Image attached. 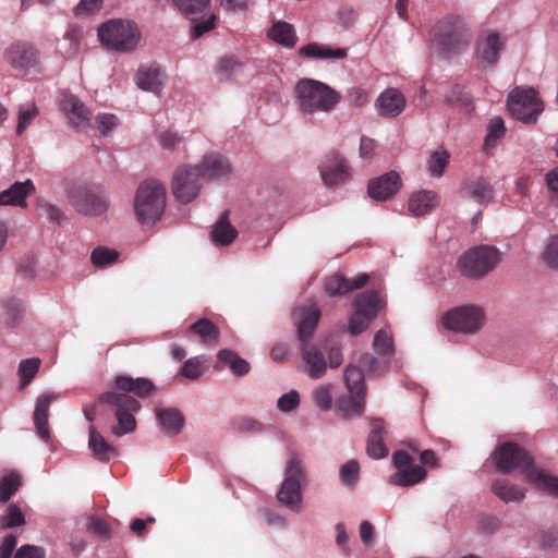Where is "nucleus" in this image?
<instances>
[{"mask_svg": "<svg viewBox=\"0 0 558 558\" xmlns=\"http://www.w3.org/2000/svg\"><path fill=\"white\" fill-rule=\"evenodd\" d=\"M155 389L154 383L148 378L119 375L114 378V389L98 396L97 403L114 409L118 423L111 428L113 435L123 436L135 430L134 413L140 411L141 404L133 396L147 398Z\"/></svg>", "mask_w": 558, "mask_h": 558, "instance_id": "obj_1", "label": "nucleus"}, {"mask_svg": "<svg viewBox=\"0 0 558 558\" xmlns=\"http://www.w3.org/2000/svg\"><path fill=\"white\" fill-rule=\"evenodd\" d=\"M496 469L501 473L519 471L525 482L558 497V477L538 468L531 454L513 442L497 447L492 456Z\"/></svg>", "mask_w": 558, "mask_h": 558, "instance_id": "obj_2", "label": "nucleus"}, {"mask_svg": "<svg viewBox=\"0 0 558 558\" xmlns=\"http://www.w3.org/2000/svg\"><path fill=\"white\" fill-rule=\"evenodd\" d=\"M295 104L303 114L330 112L340 102V94L329 85L313 78H301L294 87Z\"/></svg>", "mask_w": 558, "mask_h": 558, "instance_id": "obj_3", "label": "nucleus"}, {"mask_svg": "<svg viewBox=\"0 0 558 558\" xmlns=\"http://www.w3.org/2000/svg\"><path fill=\"white\" fill-rule=\"evenodd\" d=\"M166 208V189L157 180H146L137 187L134 198L135 216L141 225L153 226Z\"/></svg>", "mask_w": 558, "mask_h": 558, "instance_id": "obj_4", "label": "nucleus"}, {"mask_svg": "<svg viewBox=\"0 0 558 558\" xmlns=\"http://www.w3.org/2000/svg\"><path fill=\"white\" fill-rule=\"evenodd\" d=\"M347 393L336 400V413L341 418L360 416L364 411L366 388L364 375L357 366L349 365L344 372Z\"/></svg>", "mask_w": 558, "mask_h": 558, "instance_id": "obj_5", "label": "nucleus"}, {"mask_svg": "<svg viewBox=\"0 0 558 558\" xmlns=\"http://www.w3.org/2000/svg\"><path fill=\"white\" fill-rule=\"evenodd\" d=\"M500 262L498 248L488 245L475 246L460 256L457 267L460 272L471 279H480L490 272Z\"/></svg>", "mask_w": 558, "mask_h": 558, "instance_id": "obj_6", "label": "nucleus"}, {"mask_svg": "<svg viewBox=\"0 0 558 558\" xmlns=\"http://www.w3.org/2000/svg\"><path fill=\"white\" fill-rule=\"evenodd\" d=\"M98 37L102 45L116 51L128 52L137 46L141 34L132 22L111 20L99 27Z\"/></svg>", "mask_w": 558, "mask_h": 558, "instance_id": "obj_7", "label": "nucleus"}, {"mask_svg": "<svg viewBox=\"0 0 558 558\" xmlns=\"http://www.w3.org/2000/svg\"><path fill=\"white\" fill-rule=\"evenodd\" d=\"M441 325L462 335L477 333L486 323V312L480 305L468 304L454 307L442 315Z\"/></svg>", "mask_w": 558, "mask_h": 558, "instance_id": "obj_8", "label": "nucleus"}, {"mask_svg": "<svg viewBox=\"0 0 558 558\" xmlns=\"http://www.w3.org/2000/svg\"><path fill=\"white\" fill-rule=\"evenodd\" d=\"M434 38L444 52L452 54L469 46L471 35L466 23L461 17L448 16L435 27Z\"/></svg>", "mask_w": 558, "mask_h": 558, "instance_id": "obj_9", "label": "nucleus"}, {"mask_svg": "<svg viewBox=\"0 0 558 558\" xmlns=\"http://www.w3.org/2000/svg\"><path fill=\"white\" fill-rule=\"evenodd\" d=\"M507 102L511 116L525 124L536 123L544 110L543 102L533 88H514L508 95Z\"/></svg>", "mask_w": 558, "mask_h": 558, "instance_id": "obj_10", "label": "nucleus"}, {"mask_svg": "<svg viewBox=\"0 0 558 558\" xmlns=\"http://www.w3.org/2000/svg\"><path fill=\"white\" fill-rule=\"evenodd\" d=\"M284 475L277 498L284 506L294 509L302 501L301 488L306 481L305 469L299 457L291 456L287 462Z\"/></svg>", "mask_w": 558, "mask_h": 558, "instance_id": "obj_11", "label": "nucleus"}, {"mask_svg": "<svg viewBox=\"0 0 558 558\" xmlns=\"http://www.w3.org/2000/svg\"><path fill=\"white\" fill-rule=\"evenodd\" d=\"M181 13L194 25L192 36L197 38L215 27V14L210 13L209 0H172Z\"/></svg>", "mask_w": 558, "mask_h": 558, "instance_id": "obj_12", "label": "nucleus"}, {"mask_svg": "<svg viewBox=\"0 0 558 558\" xmlns=\"http://www.w3.org/2000/svg\"><path fill=\"white\" fill-rule=\"evenodd\" d=\"M68 198L74 209L82 215L98 216L108 209L106 197L97 190L84 185L72 187Z\"/></svg>", "mask_w": 558, "mask_h": 558, "instance_id": "obj_13", "label": "nucleus"}, {"mask_svg": "<svg viewBox=\"0 0 558 558\" xmlns=\"http://www.w3.org/2000/svg\"><path fill=\"white\" fill-rule=\"evenodd\" d=\"M202 187L201 170L194 167H179L172 177V194L183 204L195 199Z\"/></svg>", "mask_w": 558, "mask_h": 558, "instance_id": "obj_14", "label": "nucleus"}, {"mask_svg": "<svg viewBox=\"0 0 558 558\" xmlns=\"http://www.w3.org/2000/svg\"><path fill=\"white\" fill-rule=\"evenodd\" d=\"M380 298L377 292L365 291L359 294L354 301V313L350 317L349 331L352 335H360L376 316Z\"/></svg>", "mask_w": 558, "mask_h": 558, "instance_id": "obj_15", "label": "nucleus"}, {"mask_svg": "<svg viewBox=\"0 0 558 558\" xmlns=\"http://www.w3.org/2000/svg\"><path fill=\"white\" fill-rule=\"evenodd\" d=\"M412 457L402 450L396 451L392 462L397 471L390 475L389 483L400 487H410L425 480L426 470L417 464H412Z\"/></svg>", "mask_w": 558, "mask_h": 558, "instance_id": "obj_16", "label": "nucleus"}, {"mask_svg": "<svg viewBox=\"0 0 558 558\" xmlns=\"http://www.w3.org/2000/svg\"><path fill=\"white\" fill-rule=\"evenodd\" d=\"M505 47L506 40L498 32L485 31L476 41L475 58L484 69H493L498 64Z\"/></svg>", "mask_w": 558, "mask_h": 558, "instance_id": "obj_17", "label": "nucleus"}, {"mask_svg": "<svg viewBox=\"0 0 558 558\" xmlns=\"http://www.w3.org/2000/svg\"><path fill=\"white\" fill-rule=\"evenodd\" d=\"M320 318V310L317 305H301L294 307L292 319L298 327V336L302 343H306L313 336Z\"/></svg>", "mask_w": 558, "mask_h": 558, "instance_id": "obj_18", "label": "nucleus"}, {"mask_svg": "<svg viewBox=\"0 0 558 558\" xmlns=\"http://www.w3.org/2000/svg\"><path fill=\"white\" fill-rule=\"evenodd\" d=\"M4 58L14 69L26 70L39 62V51L29 43L16 41L7 48Z\"/></svg>", "mask_w": 558, "mask_h": 558, "instance_id": "obj_19", "label": "nucleus"}, {"mask_svg": "<svg viewBox=\"0 0 558 558\" xmlns=\"http://www.w3.org/2000/svg\"><path fill=\"white\" fill-rule=\"evenodd\" d=\"M368 281L366 274H360L354 279H348L341 274H332L325 279L324 288L329 296L344 295L353 290L363 288Z\"/></svg>", "mask_w": 558, "mask_h": 558, "instance_id": "obj_20", "label": "nucleus"}, {"mask_svg": "<svg viewBox=\"0 0 558 558\" xmlns=\"http://www.w3.org/2000/svg\"><path fill=\"white\" fill-rule=\"evenodd\" d=\"M327 350V344L318 345V344H307L303 343L302 345V357L307 367V374L313 379L322 378L327 371V362L325 359V353Z\"/></svg>", "mask_w": 558, "mask_h": 558, "instance_id": "obj_21", "label": "nucleus"}, {"mask_svg": "<svg viewBox=\"0 0 558 558\" xmlns=\"http://www.w3.org/2000/svg\"><path fill=\"white\" fill-rule=\"evenodd\" d=\"M56 399L57 396L54 393H43L36 400L33 421L37 435L45 441H48L50 438L48 424L49 408L50 403Z\"/></svg>", "mask_w": 558, "mask_h": 558, "instance_id": "obj_22", "label": "nucleus"}, {"mask_svg": "<svg viewBox=\"0 0 558 558\" xmlns=\"http://www.w3.org/2000/svg\"><path fill=\"white\" fill-rule=\"evenodd\" d=\"M201 170V179H222L229 175L231 171L229 160L220 154L205 155L202 163L196 166Z\"/></svg>", "mask_w": 558, "mask_h": 558, "instance_id": "obj_23", "label": "nucleus"}, {"mask_svg": "<svg viewBox=\"0 0 558 558\" xmlns=\"http://www.w3.org/2000/svg\"><path fill=\"white\" fill-rule=\"evenodd\" d=\"M135 80L141 89L159 94L163 88L166 76L159 65L150 64L140 68Z\"/></svg>", "mask_w": 558, "mask_h": 558, "instance_id": "obj_24", "label": "nucleus"}, {"mask_svg": "<svg viewBox=\"0 0 558 558\" xmlns=\"http://www.w3.org/2000/svg\"><path fill=\"white\" fill-rule=\"evenodd\" d=\"M35 192V185L32 180L15 182L9 189L0 193V206L11 205L26 207V197Z\"/></svg>", "mask_w": 558, "mask_h": 558, "instance_id": "obj_25", "label": "nucleus"}, {"mask_svg": "<svg viewBox=\"0 0 558 558\" xmlns=\"http://www.w3.org/2000/svg\"><path fill=\"white\" fill-rule=\"evenodd\" d=\"M439 201L436 192L422 190L410 196L408 208L413 216H424L434 210L439 205Z\"/></svg>", "mask_w": 558, "mask_h": 558, "instance_id": "obj_26", "label": "nucleus"}, {"mask_svg": "<svg viewBox=\"0 0 558 558\" xmlns=\"http://www.w3.org/2000/svg\"><path fill=\"white\" fill-rule=\"evenodd\" d=\"M333 166L320 165L319 172L324 183L328 186H332L339 183L345 182L350 178L349 169L345 165V160L337 153H332Z\"/></svg>", "mask_w": 558, "mask_h": 558, "instance_id": "obj_27", "label": "nucleus"}, {"mask_svg": "<svg viewBox=\"0 0 558 558\" xmlns=\"http://www.w3.org/2000/svg\"><path fill=\"white\" fill-rule=\"evenodd\" d=\"M156 417L166 435L174 436L183 429L184 416L175 408H158L156 409Z\"/></svg>", "mask_w": 558, "mask_h": 558, "instance_id": "obj_28", "label": "nucleus"}, {"mask_svg": "<svg viewBox=\"0 0 558 558\" xmlns=\"http://www.w3.org/2000/svg\"><path fill=\"white\" fill-rule=\"evenodd\" d=\"M88 432V447L95 459L107 462L119 454L118 449L109 444L94 425L89 426Z\"/></svg>", "mask_w": 558, "mask_h": 558, "instance_id": "obj_29", "label": "nucleus"}, {"mask_svg": "<svg viewBox=\"0 0 558 558\" xmlns=\"http://www.w3.org/2000/svg\"><path fill=\"white\" fill-rule=\"evenodd\" d=\"M70 123L76 128H85L89 123L90 112L75 96H66L61 102Z\"/></svg>", "mask_w": 558, "mask_h": 558, "instance_id": "obj_30", "label": "nucleus"}, {"mask_svg": "<svg viewBox=\"0 0 558 558\" xmlns=\"http://www.w3.org/2000/svg\"><path fill=\"white\" fill-rule=\"evenodd\" d=\"M464 190L468 197L480 204L488 203L492 201L494 195L492 185L486 179L482 177L468 179L464 182Z\"/></svg>", "mask_w": 558, "mask_h": 558, "instance_id": "obj_31", "label": "nucleus"}, {"mask_svg": "<svg viewBox=\"0 0 558 558\" xmlns=\"http://www.w3.org/2000/svg\"><path fill=\"white\" fill-rule=\"evenodd\" d=\"M492 490L505 502H520L525 498V489L506 478L495 480Z\"/></svg>", "mask_w": 558, "mask_h": 558, "instance_id": "obj_32", "label": "nucleus"}, {"mask_svg": "<svg viewBox=\"0 0 558 558\" xmlns=\"http://www.w3.org/2000/svg\"><path fill=\"white\" fill-rule=\"evenodd\" d=\"M190 331L197 335L203 344L215 347L219 342L218 327L207 318H201L190 326Z\"/></svg>", "mask_w": 558, "mask_h": 558, "instance_id": "obj_33", "label": "nucleus"}, {"mask_svg": "<svg viewBox=\"0 0 558 558\" xmlns=\"http://www.w3.org/2000/svg\"><path fill=\"white\" fill-rule=\"evenodd\" d=\"M238 231L228 220V211H225L213 227L211 241L216 245H229L236 238Z\"/></svg>", "mask_w": 558, "mask_h": 558, "instance_id": "obj_34", "label": "nucleus"}, {"mask_svg": "<svg viewBox=\"0 0 558 558\" xmlns=\"http://www.w3.org/2000/svg\"><path fill=\"white\" fill-rule=\"evenodd\" d=\"M299 54L312 59H343L347 56V50L343 48L332 49L311 43L300 48Z\"/></svg>", "mask_w": 558, "mask_h": 558, "instance_id": "obj_35", "label": "nucleus"}, {"mask_svg": "<svg viewBox=\"0 0 558 558\" xmlns=\"http://www.w3.org/2000/svg\"><path fill=\"white\" fill-rule=\"evenodd\" d=\"M268 36L275 43L287 48H293L298 40L293 26L283 21L274 23L268 32Z\"/></svg>", "mask_w": 558, "mask_h": 558, "instance_id": "obj_36", "label": "nucleus"}, {"mask_svg": "<svg viewBox=\"0 0 558 558\" xmlns=\"http://www.w3.org/2000/svg\"><path fill=\"white\" fill-rule=\"evenodd\" d=\"M366 452L373 459L384 458L383 422L379 418L372 421V430L368 436Z\"/></svg>", "mask_w": 558, "mask_h": 558, "instance_id": "obj_37", "label": "nucleus"}, {"mask_svg": "<svg viewBox=\"0 0 558 558\" xmlns=\"http://www.w3.org/2000/svg\"><path fill=\"white\" fill-rule=\"evenodd\" d=\"M218 360L219 362L228 365L231 372L236 376H244L251 369L248 362L240 357L238 353L228 349H222L219 351Z\"/></svg>", "mask_w": 558, "mask_h": 558, "instance_id": "obj_38", "label": "nucleus"}, {"mask_svg": "<svg viewBox=\"0 0 558 558\" xmlns=\"http://www.w3.org/2000/svg\"><path fill=\"white\" fill-rule=\"evenodd\" d=\"M407 107L404 95L397 88H386V118L400 116Z\"/></svg>", "mask_w": 558, "mask_h": 558, "instance_id": "obj_39", "label": "nucleus"}, {"mask_svg": "<svg viewBox=\"0 0 558 558\" xmlns=\"http://www.w3.org/2000/svg\"><path fill=\"white\" fill-rule=\"evenodd\" d=\"M40 360L37 357L21 361L19 365V376L21 379V389H25L34 379L40 367Z\"/></svg>", "mask_w": 558, "mask_h": 558, "instance_id": "obj_40", "label": "nucleus"}, {"mask_svg": "<svg viewBox=\"0 0 558 558\" xmlns=\"http://www.w3.org/2000/svg\"><path fill=\"white\" fill-rule=\"evenodd\" d=\"M38 116V108L34 102H27L19 108L16 134L22 135Z\"/></svg>", "mask_w": 558, "mask_h": 558, "instance_id": "obj_41", "label": "nucleus"}, {"mask_svg": "<svg viewBox=\"0 0 558 558\" xmlns=\"http://www.w3.org/2000/svg\"><path fill=\"white\" fill-rule=\"evenodd\" d=\"M119 253L104 246L96 247L90 255L92 263L96 267H106L117 262Z\"/></svg>", "mask_w": 558, "mask_h": 558, "instance_id": "obj_42", "label": "nucleus"}, {"mask_svg": "<svg viewBox=\"0 0 558 558\" xmlns=\"http://www.w3.org/2000/svg\"><path fill=\"white\" fill-rule=\"evenodd\" d=\"M0 523L3 529H12L25 524V517L17 505L11 504L5 513L0 517Z\"/></svg>", "mask_w": 558, "mask_h": 558, "instance_id": "obj_43", "label": "nucleus"}, {"mask_svg": "<svg viewBox=\"0 0 558 558\" xmlns=\"http://www.w3.org/2000/svg\"><path fill=\"white\" fill-rule=\"evenodd\" d=\"M340 480L345 486H354L360 480V464L356 460H350L341 465Z\"/></svg>", "mask_w": 558, "mask_h": 558, "instance_id": "obj_44", "label": "nucleus"}, {"mask_svg": "<svg viewBox=\"0 0 558 558\" xmlns=\"http://www.w3.org/2000/svg\"><path fill=\"white\" fill-rule=\"evenodd\" d=\"M21 485L20 476L10 474L0 481V502H8Z\"/></svg>", "mask_w": 558, "mask_h": 558, "instance_id": "obj_45", "label": "nucleus"}, {"mask_svg": "<svg viewBox=\"0 0 558 558\" xmlns=\"http://www.w3.org/2000/svg\"><path fill=\"white\" fill-rule=\"evenodd\" d=\"M449 162V154L446 150H435L428 161V170L434 177H441Z\"/></svg>", "mask_w": 558, "mask_h": 558, "instance_id": "obj_46", "label": "nucleus"}, {"mask_svg": "<svg viewBox=\"0 0 558 558\" xmlns=\"http://www.w3.org/2000/svg\"><path fill=\"white\" fill-rule=\"evenodd\" d=\"M506 128L504 120L500 117L493 118L487 126V134L485 137V146H494L496 141L505 135Z\"/></svg>", "mask_w": 558, "mask_h": 558, "instance_id": "obj_47", "label": "nucleus"}, {"mask_svg": "<svg viewBox=\"0 0 558 558\" xmlns=\"http://www.w3.org/2000/svg\"><path fill=\"white\" fill-rule=\"evenodd\" d=\"M313 398L316 405L323 410L328 411L332 405V386L323 385L316 388L313 392Z\"/></svg>", "mask_w": 558, "mask_h": 558, "instance_id": "obj_48", "label": "nucleus"}, {"mask_svg": "<svg viewBox=\"0 0 558 558\" xmlns=\"http://www.w3.org/2000/svg\"><path fill=\"white\" fill-rule=\"evenodd\" d=\"M242 64L234 57L221 58L217 65V75L220 81L230 78V76L240 70Z\"/></svg>", "mask_w": 558, "mask_h": 558, "instance_id": "obj_49", "label": "nucleus"}, {"mask_svg": "<svg viewBox=\"0 0 558 558\" xmlns=\"http://www.w3.org/2000/svg\"><path fill=\"white\" fill-rule=\"evenodd\" d=\"M544 262L554 269H558V235L551 236L544 252Z\"/></svg>", "mask_w": 558, "mask_h": 558, "instance_id": "obj_50", "label": "nucleus"}, {"mask_svg": "<svg viewBox=\"0 0 558 558\" xmlns=\"http://www.w3.org/2000/svg\"><path fill=\"white\" fill-rule=\"evenodd\" d=\"M204 373V367L198 360V357H192L184 362V364L181 367V374L182 376L189 378V379H197L202 376Z\"/></svg>", "mask_w": 558, "mask_h": 558, "instance_id": "obj_51", "label": "nucleus"}, {"mask_svg": "<svg viewBox=\"0 0 558 558\" xmlns=\"http://www.w3.org/2000/svg\"><path fill=\"white\" fill-rule=\"evenodd\" d=\"M300 405V396L296 390H291L282 395L277 402V407L281 412H291Z\"/></svg>", "mask_w": 558, "mask_h": 558, "instance_id": "obj_52", "label": "nucleus"}, {"mask_svg": "<svg viewBox=\"0 0 558 558\" xmlns=\"http://www.w3.org/2000/svg\"><path fill=\"white\" fill-rule=\"evenodd\" d=\"M96 123L99 132L106 136L118 125V118L111 113H101L96 117Z\"/></svg>", "mask_w": 558, "mask_h": 558, "instance_id": "obj_53", "label": "nucleus"}, {"mask_svg": "<svg viewBox=\"0 0 558 558\" xmlns=\"http://www.w3.org/2000/svg\"><path fill=\"white\" fill-rule=\"evenodd\" d=\"M13 558H46V550L41 546L22 545Z\"/></svg>", "mask_w": 558, "mask_h": 558, "instance_id": "obj_54", "label": "nucleus"}, {"mask_svg": "<svg viewBox=\"0 0 558 558\" xmlns=\"http://www.w3.org/2000/svg\"><path fill=\"white\" fill-rule=\"evenodd\" d=\"M158 142L162 148L174 150L182 144L183 138L177 133L165 131L158 134Z\"/></svg>", "mask_w": 558, "mask_h": 558, "instance_id": "obj_55", "label": "nucleus"}, {"mask_svg": "<svg viewBox=\"0 0 558 558\" xmlns=\"http://www.w3.org/2000/svg\"><path fill=\"white\" fill-rule=\"evenodd\" d=\"M87 529L94 533L95 535L101 537V538H109L110 537V529L107 522L102 519L92 517L89 519V522L87 524Z\"/></svg>", "mask_w": 558, "mask_h": 558, "instance_id": "obj_56", "label": "nucleus"}, {"mask_svg": "<svg viewBox=\"0 0 558 558\" xmlns=\"http://www.w3.org/2000/svg\"><path fill=\"white\" fill-rule=\"evenodd\" d=\"M545 181L549 191L550 201L558 205V167L546 173Z\"/></svg>", "mask_w": 558, "mask_h": 558, "instance_id": "obj_57", "label": "nucleus"}, {"mask_svg": "<svg viewBox=\"0 0 558 558\" xmlns=\"http://www.w3.org/2000/svg\"><path fill=\"white\" fill-rule=\"evenodd\" d=\"M401 186L402 182L398 172H386V199L398 193Z\"/></svg>", "mask_w": 558, "mask_h": 558, "instance_id": "obj_58", "label": "nucleus"}, {"mask_svg": "<svg viewBox=\"0 0 558 558\" xmlns=\"http://www.w3.org/2000/svg\"><path fill=\"white\" fill-rule=\"evenodd\" d=\"M368 196L376 201H384V175L372 179L367 187Z\"/></svg>", "mask_w": 558, "mask_h": 558, "instance_id": "obj_59", "label": "nucleus"}, {"mask_svg": "<svg viewBox=\"0 0 558 558\" xmlns=\"http://www.w3.org/2000/svg\"><path fill=\"white\" fill-rule=\"evenodd\" d=\"M101 4L102 0H81L80 3L74 8V13L76 16L92 13L99 10Z\"/></svg>", "mask_w": 558, "mask_h": 558, "instance_id": "obj_60", "label": "nucleus"}, {"mask_svg": "<svg viewBox=\"0 0 558 558\" xmlns=\"http://www.w3.org/2000/svg\"><path fill=\"white\" fill-rule=\"evenodd\" d=\"M40 208L51 222L60 223L64 218L63 211L50 203L41 204Z\"/></svg>", "mask_w": 558, "mask_h": 558, "instance_id": "obj_61", "label": "nucleus"}, {"mask_svg": "<svg viewBox=\"0 0 558 558\" xmlns=\"http://www.w3.org/2000/svg\"><path fill=\"white\" fill-rule=\"evenodd\" d=\"M360 536L362 542L369 546L374 541V526L368 521H363L360 525Z\"/></svg>", "mask_w": 558, "mask_h": 558, "instance_id": "obj_62", "label": "nucleus"}, {"mask_svg": "<svg viewBox=\"0 0 558 558\" xmlns=\"http://www.w3.org/2000/svg\"><path fill=\"white\" fill-rule=\"evenodd\" d=\"M16 543L17 539L13 534L5 536L2 543L0 558H11L12 553L16 546Z\"/></svg>", "mask_w": 558, "mask_h": 558, "instance_id": "obj_63", "label": "nucleus"}, {"mask_svg": "<svg viewBox=\"0 0 558 558\" xmlns=\"http://www.w3.org/2000/svg\"><path fill=\"white\" fill-rule=\"evenodd\" d=\"M375 147H376V144H375L374 140L366 137V136H362L361 143H360V156L362 158L371 157L373 155Z\"/></svg>", "mask_w": 558, "mask_h": 558, "instance_id": "obj_64", "label": "nucleus"}]
</instances>
